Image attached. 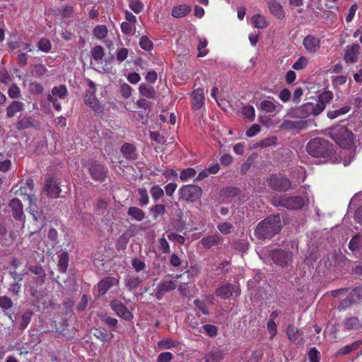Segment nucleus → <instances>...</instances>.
Wrapping results in <instances>:
<instances>
[{"label":"nucleus","instance_id":"obj_47","mask_svg":"<svg viewBox=\"0 0 362 362\" xmlns=\"http://www.w3.org/2000/svg\"><path fill=\"white\" fill-rule=\"evenodd\" d=\"M47 71L46 66L42 64L32 66V74L35 77H42L46 74Z\"/></svg>","mask_w":362,"mask_h":362},{"label":"nucleus","instance_id":"obj_4","mask_svg":"<svg viewBox=\"0 0 362 362\" xmlns=\"http://www.w3.org/2000/svg\"><path fill=\"white\" fill-rule=\"evenodd\" d=\"M272 204L275 206H281L288 210H298L304 206V199L300 196L282 195L273 198Z\"/></svg>","mask_w":362,"mask_h":362},{"label":"nucleus","instance_id":"obj_61","mask_svg":"<svg viewBox=\"0 0 362 362\" xmlns=\"http://www.w3.org/2000/svg\"><path fill=\"white\" fill-rule=\"evenodd\" d=\"M129 8L135 13H139L144 9V4L140 0L132 1L129 4Z\"/></svg>","mask_w":362,"mask_h":362},{"label":"nucleus","instance_id":"obj_25","mask_svg":"<svg viewBox=\"0 0 362 362\" xmlns=\"http://www.w3.org/2000/svg\"><path fill=\"white\" fill-rule=\"evenodd\" d=\"M222 241V237L218 234H215L203 238L201 240V243L204 248L209 249L213 246L218 245Z\"/></svg>","mask_w":362,"mask_h":362},{"label":"nucleus","instance_id":"obj_24","mask_svg":"<svg viewBox=\"0 0 362 362\" xmlns=\"http://www.w3.org/2000/svg\"><path fill=\"white\" fill-rule=\"evenodd\" d=\"M268 7L270 13L277 19L282 20L286 16V13L282 6L276 0H268Z\"/></svg>","mask_w":362,"mask_h":362},{"label":"nucleus","instance_id":"obj_57","mask_svg":"<svg viewBox=\"0 0 362 362\" xmlns=\"http://www.w3.org/2000/svg\"><path fill=\"white\" fill-rule=\"evenodd\" d=\"M139 46L141 49L149 51L153 48V42L146 35H143L140 38Z\"/></svg>","mask_w":362,"mask_h":362},{"label":"nucleus","instance_id":"obj_33","mask_svg":"<svg viewBox=\"0 0 362 362\" xmlns=\"http://www.w3.org/2000/svg\"><path fill=\"white\" fill-rule=\"evenodd\" d=\"M127 215L137 221H142L145 218V213L136 206H130L127 211Z\"/></svg>","mask_w":362,"mask_h":362},{"label":"nucleus","instance_id":"obj_13","mask_svg":"<svg viewBox=\"0 0 362 362\" xmlns=\"http://www.w3.org/2000/svg\"><path fill=\"white\" fill-rule=\"evenodd\" d=\"M43 190L49 198H57L61 192L59 183L54 177H50L45 180Z\"/></svg>","mask_w":362,"mask_h":362},{"label":"nucleus","instance_id":"obj_28","mask_svg":"<svg viewBox=\"0 0 362 362\" xmlns=\"http://www.w3.org/2000/svg\"><path fill=\"white\" fill-rule=\"evenodd\" d=\"M24 108V104L18 100H13L6 107V116L8 118L13 117L18 112H21Z\"/></svg>","mask_w":362,"mask_h":362},{"label":"nucleus","instance_id":"obj_43","mask_svg":"<svg viewBox=\"0 0 362 362\" xmlns=\"http://www.w3.org/2000/svg\"><path fill=\"white\" fill-rule=\"evenodd\" d=\"M242 114L245 119L252 122L255 118V110L252 105H245L242 109Z\"/></svg>","mask_w":362,"mask_h":362},{"label":"nucleus","instance_id":"obj_50","mask_svg":"<svg viewBox=\"0 0 362 362\" xmlns=\"http://www.w3.org/2000/svg\"><path fill=\"white\" fill-rule=\"evenodd\" d=\"M91 56L95 61L102 60L105 56L103 47L100 45L95 46L92 49Z\"/></svg>","mask_w":362,"mask_h":362},{"label":"nucleus","instance_id":"obj_17","mask_svg":"<svg viewBox=\"0 0 362 362\" xmlns=\"http://www.w3.org/2000/svg\"><path fill=\"white\" fill-rule=\"evenodd\" d=\"M333 99V93L332 91L325 90L322 93L319 94L317 99H313L315 107H317V112L321 113L327 103H329Z\"/></svg>","mask_w":362,"mask_h":362},{"label":"nucleus","instance_id":"obj_48","mask_svg":"<svg viewBox=\"0 0 362 362\" xmlns=\"http://www.w3.org/2000/svg\"><path fill=\"white\" fill-rule=\"evenodd\" d=\"M158 286L165 293L173 291L176 288L175 282L172 280H161Z\"/></svg>","mask_w":362,"mask_h":362},{"label":"nucleus","instance_id":"obj_62","mask_svg":"<svg viewBox=\"0 0 362 362\" xmlns=\"http://www.w3.org/2000/svg\"><path fill=\"white\" fill-rule=\"evenodd\" d=\"M349 296L354 303L362 300V287H356L354 288L351 291Z\"/></svg>","mask_w":362,"mask_h":362},{"label":"nucleus","instance_id":"obj_39","mask_svg":"<svg viewBox=\"0 0 362 362\" xmlns=\"http://www.w3.org/2000/svg\"><path fill=\"white\" fill-rule=\"evenodd\" d=\"M252 23L257 28H264L267 26L266 18L260 14H255L252 17Z\"/></svg>","mask_w":362,"mask_h":362},{"label":"nucleus","instance_id":"obj_7","mask_svg":"<svg viewBox=\"0 0 362 362\" xmlns=\"http://www.w3.org/2000/svg\"><path fill=\"white\" fill-rule=\"evenodd\" d=\"M315 106L313 101L307 102L300 107L293 110L288 115L293 118L301 119H305L311 115H318L320 112H317V109Z\"/></svg>","mask_w":362,"mask_h":362},{"label":"nucleus","instance_id":"obj_5","mask_svg":"<svg viewBox=\"0 0 362 362\" xmlns=\"http://www.w3.org/2000/svg\"><path fill=\"white\" fill-rule=\"evenodd\" d=\"M203 194L201 187L194 185H185L178 189L179 199L186 202L194 203L199 201Z\"/></svg>","mask_w":362,"mask_h":362},{"label":"nucleus","instance_id":"obj_56","mask_svg":"<svg viewBox=\"0 0 362 362\" xmlns=\"http://www.w3.org/2000/svg\"><path fill=\"white\" fill-rule=\"evenodd\" d=\"M354 303V301L351 299V298H350V296L349 295L346 298L340 301L337 306V310L339 311L345 310Z\"/></svg>","mask_w":362,"mask_h":362},{"label":"nucleus","instance_id":"obj_34","mask_svg":"<svg viewBox=\"0 0 362 362\" xmlns=\"http://www.w3.org/2000/svg\"><path fill=\"white\" fill-rule=\"evenodd\" d=\"M259 110L266 113H272L276 110V105L272 100H264L257 104Z\"/></svg>","mask_w":362,"mask_h":362},{"label":"nucleus","instance_id":"obj_8","mask_svg":"<svg viewBox=\"0 0 362 362\" xmlns=\"http://www.w3.org/2000/svg\"><path fill=\"white\" fill-rule=\"evenodd\" d=\"M271 257L276 264L282 267L288 266L293 261V252L287 250H274L272 252Z\"/></svg>","mask_w":362,"mask_h":362},{"label":"nucleus","instance_id":"obj_14","mask_svg":"<svg viewBox=\"0 0 362 362\" xmlns=\"http://www.w3.org/2000/svg\"><path fill=\"white\" fill-rule=\"evenodd\" d=\"M95 93L87 90L84 95L83 100L85 104L90 107L95 115H100L103 112L104 107L96 98Z\"/></svg>","mask_w":362,"mask_h":362},{"label":"nucleus","instance_id":"obj_37","mask_svg":"<svg viewBox=\"0 0 362 362\" xmlns=\"http://www.w3.org/2000/svg\"><path fill=\"white\" fill-rule=\"evenodd\" d=\"M93 33L97 39L103 40L107 37L108 29L105 25H98L94 28Z\"/></svg>","mask_w":362,"mask_h":362},{"label":"nucleus","instance_id":"obj_31","mask_svg":"<svg viewBox=\"0 0 362 362\" xmlns=\"http://www.w3.org/2000/svg\"><path fill=\"white\" fill-rule=\"evenodd\" d=\"M191 11V7L187 4H180L173 8L171 15L175 18L187 16Z\"/></svg>","mask_w":362,"mask_h":362},{"label":"nucleus","instance_id":"obj_19","mask_svg":"<svg viewBox=\"0 0 362 362\" xmlns=\"http://www.w3.org/2000/svg\"><path fill=\"white\" fill-rule=\"evenodd\" d=\"M119 280L113 276H105L98 283V293L105 295L112 287L117 285Z\"/></svg>","mask_w":362,"mask_h":362},{"label":"nucleus","instance_id":"obj_52","mask_svg":"<svg viewBox=\"0 0 362 362\" xmlns=\"http://www.w3.org/2000/svg\"><path fill=\"white\" fill-rule=\"evenodd\" d=\"M101 320L107 325L112 331H117L118 320L108 315H104Z\"/></svg>","mask_w":362,"mask_h":362},{"label":"nucleus","instance_id":"obj_60","mask_svg":"<svg viewBox=\"0 0 362 362\" xmlns=\"http://www.w3.org/2000/svg\"><path fill=\"white\" fill-rule=\"evenodd\" d=\"M217 228L221 233H223L224 235H228L232 232L233 226L229 222H223V223H219L217 226Z\"/></svg>","mask_w":362,"mask_h":362},{"label":"nucleus","instance_id":"obj_1","mask_svg":"<svg viewBox=\"0 0 362 362\" xmlns=\"http://www.w3.org/2000/svg\"><path fill=\"white\" fill-rule=\"evenodd\" d=\"M282 226L280 215L272 214L257 225L255 235L259 240L270 239L281 230Z\"/></svg>","mask_w":362,"mask_h":362},{"label":"nucleus","instance_id":"obj_63","mask_svg":"<svg viewBox=\"0 0 362 362\" xmlns=\"http://www.w3.org/2000/svg\"><path fill=\"white\" fill-rule=\"evenodd\" d=\"M308 59L305 57H301L293 64L292 67L295 70H302L308 65Z\"/></svg>","mask_w":362,"mask_h":362},{"label":"nucleus","instance_id":"obj_44","mask_svg":"<svg viewBox=\"0 0 362 362\" xmlns=\"http://www.w3.org/2000/svg\"><path fill=\"white\" fill-rule=\"evenodd\" d=\"M33 313L30 310L25 312L21 317V321L19 324V329L24 330L31 321Z\"/></svg>","mask_w":362,"mask_h":362},{"label":"nucleus","instance_id":"obj_29","mask_svg":"<svg viewBox=\"0 0 362 362\" xmlns=\"http://www.w3.org/2000/svg\"><path fill=\"white\" fill-rule=\"evenodd\" d=\"M58 270L62 273H66L69 267V255L67 252L62 251L58 254Z\"/></svg>","mask_w":362,"mask_h":362},{"label":"nucleus","instance_id":"obj_58","mask_svg":"<svg viewBox=\"0 0 362 362\" xmlns=\"http://www.w3.org/2000/svg\"><path fill=\"white\" fill-rule=\"evenodd\" d=\"M38 49L44 52H49L51 50L52 45L47 38H41L37 45Z\"/></svg>","mask_w":362,"mask_h":362},{"label":"nucleus","instance_id":"obj_45","mask_svg":"<svg viewBox=\"0 0 362 362\" xmlns=\"http://www.w3.org/2000/svg\"><path fill=\"white\" fill-rule=\"evenodd\" d=\"M138 194L140 197L139 204L141 206H146L149 203V197L147 189L145 187L138 189Z\"/></svg>","mask_w":362,"mask_h":362},{"label":"nucleus","instance_id":"obj_30","mask_svg":"<svg viewBox=\"0 0 362 362\" xmlns=\"http://www.w3.org/2000/svg\"><path fill=\"white\" fill-rule=\"evenodd\" d=\"M29 271L37 276V282L42 285L45 281L46 273L43 267L40 265H30L28 267Z\"/></svg>","mask_w":362,"mask_h":362},{"label":"nucleus","instance_id":"obj_41","mask_svg":"<svg viewBox=\"0 0 362 362\" xmlns=\"http://www.w3.org/2000/svg\"><path fill=\"white\" fill-rule=\"evenodd\" d=\"M196 174L197 171L194 168H187L180 172V179L182 182H187L189 179L193 178Z\"/></svg>","mask_w":362,"mask_h":362},{"label":"nucleus","instance_id":"obj_35","mask_svg":"<svg viewBox=\"0 0 362 362\" xmlns=\"http://www.w3.org/2000/svg\"><path fill=\"white\" fill-rule=\"evenodd\" d=\"M141 95L148 98H155L156 91L153 86L142 83L139 88Z\"/></svg>","mask_w":362,"mask_h":362},{"label":"nucleus","instance_id":"obj_40","mask_svg":"<svg viewBox=\"0 0 362 362\" xmlns=\"http://www.w3.org/2000/svg\"><path fill=\"white\" fill-rule=\"evenodd\" d=\"M164 190L158 185H153L150 189V194L155 202L164 196Z\"/></svg>","mask_w":362,"mask_h":362},{"label":"nucleus","instance_id":"obj_54","mask_svg":"<svg viewBox=\"0 0 362 362\" xmlns=\"http://www.w3.org/2000/svg\"><path fill=\"white\" fill-rule=\"evenodd\" d=\"M93 335L98 339H100L103 342H105L112 338H113L114 335L112 334H107L99 329H95Z\"/></svg>","mask_w":362,"mask_h":362},{"label":"nucleus","instance_id":"obj_15","mask_svg":"<svg viewBox=\"0 0 362 362\" xmlns=\"http://www.w3.org/2000/svg\"><path fill=\"white\" fill-rule=\"evenodd\" d=\"M361 47L358 44L347 45L344 49V60L347 64H355L358 62Z\"/></svg>","mask_w":362,"mask_h":362},{"label":"nucleus","instance_id":"obj_38","mask_svg":"<svg viewBox=\"0 0 362 362\" xmlns=\"http://www.w3.org/2000/svg\"><path fill=\"white\" fill-rule=\"evenodd\" d=\"M220 193L226 198H233L239 194L240 189L235 187H226L221 189Z\"/></svg>","mask_w":362,"mask_h":362},{"label":"nucleus","instance_id":"obj_59","mask_svg":"<svg viewBox=\"0 0 362 362\" xmlns=\"http://www.w3.org/2000/svg\"><path fill=\"white\" fill-rule=\"evenodd\" d=\"M308 356L310 362H320V353L315 347L309 350Z\"/></svg>","mask_w":362,"mask_h":362},{"label":"nucleus","instance_id":"obj_27","mask_svg":"<svg viewBox=\"0 0 362 362\" xmlns=\"http://www.w3.org/2000/svg\"><path fill=\"white\" fill-rule=\"evenodd\" d=\"M120 151L126 159H136L137 155L136 152V147L133 144L125 143L122 146Z\"/></svg>","mask_w":362,"mask_h":362},{"label":"nucleus","instance_id":"obj_36","mask_svg":"<svg viewBox=\"0 0 362 362\" xmlns=\"http://www.w3.org/2000/svg\"><path fill=\"white\" fill-rule=\"evenodd\" d=\"M30 214L33 216V219L35 223L36 224V227L35 228L33 231H31V233H35L40 231L41 229L44 226V223H45L44 216H41L37 211H36L35 213L34 211H33Z\"/></svg>","mask_w":362,"mask_h":362},{"label":"nucleus","instance_id":"obj_18","mask_svg":"<svg viewBox=\"0 0 362 362\" xmlns=\"http://www.w3.org/2000/svg\"><path fill=\"white\" fill-rule=\"evenodd\" d=\"M303 45L308 52L313 54L320 49L321 41L315 35H308L304 37Z\"/></svg>","mask_w":362,"mask_h":362},{"label":"nucleus","instance_id":"obj_55","mask_svg":"<svg viewBox=\"0 0 362 362\" xmlns=\"http://www.w3.org/2000/svg\"><path fill=\"white\" fill-rule=\"evenodd\" d=\"M194 304L196 306V308L200 312H202V314H204L205 315H209V308H208L206 303L204 301L201 300L199 299H195L194 300Z\"/></svg>","mask_w":362,"mask_h":362},{"label":"nucleus","instance_id":"obj_53","mask_svg":"<svg viewBox=\"0 0 362 362\" xmlns=\"http://www.w3.org/2000/svg\"><path fill=\"white\" fill-rule=\"evenodd\" d=\"M158 248L163 254H169L170 247L168 242L165 238L164 235L158 240Z\"/></svg>","mask_w":362,"mask_h":362},{"label":"nucleus","instance_id":"obj_11","mask_svg":"<svg viewBox=\"0 0 362 362\" xmlns=\"http://www.w3.org/2000/svg\"><path fill=\"white\" fill-rule=\"evenodd\" d=\"M110 306L118 317L127 321H132L133 320V313L119 300H112L110 303Z\"/></svg>","mask_w":362,"mask_h":362},{"label":"nucleus","instance_id":"obj_9","mask_svg":"<svg viewBox=\"0 0 362 362\" xmlns=\"http://www.w3.org/2000/svg\"><path fill=\"white\" fill-rule=\"evenodd\" d=\"M308 124L309 122L306 119L291 120L284 119L280 125V128L283 130L299 132L306 129Z\"/></svg>","mask_w":362,"mask_h":362},{"label":"nucleus","instance_id":"obj_12","mask_svg":"<svg viewBox=\"0 0 362 362\" xmlns=\"http://www.w3.org/2000/svg\"><path fill=\"white\" fill-rule=\"evenodd\" d=\"M233 293H235L236 297L239 296L240 295V290L239 288H235V286L231 283L223 284L215 291L216 296L222 299H229L233 296Z\"/></svg>","mask_w":362,"mask_h":362},{"label":"nucleus","instance_id":"obj_6","mask_svg":"<svg viewBox=\"0 0 362 362\" xmlns=\"http://www.w3.org/2000/svg\"><path fill=\"white\" fill-rule=\"evenodd\" d=\"M270 188L276 192H287L291 187V182L281 174H272L267 180Z\"/></svg>","mask_w":362,"mask_h":362},{"label":"nucleus","instance_id":"obj_20","mask_svg":"<svg viewBox=\"0 0 362 362\" xmlns=\"http://www.w3.org/2000/svg\"><path fill=\"white\" fill-rule=\"evenodd\" d=\"M192 109L198 110L204 105V92L202 88H197L191 93Z\"/></svg>","mask_w":362,"mask_h":362},{"label":"nucleus","instance_id":"obj_23","mask_svg":"<svg viewBox=\"0 0 362 362\" xmlns=\"http://www.w3.org/2000/svg\"><path fill=\"white\" fill-rule=\"evenodd\" d=\"M8 206L11 208L13 218L18 221L22 220L24 213L21 200L13 198L10 201Z\"/></svg>","mask_w":362,"mask_h":362},{"label":"nucleus","instance_id":"obj_46","mask_svg":"<svg viewBox=\"0 0 362 362\" xmlns=\"http://www.w3.org/2000/svg\"><path fill=\"white\" fill-rule=\"evenodd\" d=\"M150 211L153 214L154 219L158 216L163 215L166 213L165 206L163 204H156L150 208Z\"/></svg>","mask_w":362,"mask_h":362},{"label":"nucleus","instance_id":"obj_22","mask_svg":"<svg viewBox=\"0 0 362 362\" xmlns=\"http://www.w3.org/2000/svg\"><path fill=\"white\" fill-rule=\"evenodd\" d=\"M343 327L349 332L358 330L362 328V319L356 316L346 317L343 321Z\"/></svg>","mask_w":362,"mask_h":362},{"label":"nucleus","instance_id":"obj_51","mask_svg":"<svg viewBox=\"0 0 362 362\" xmlns=\"http://www.w3.org/2000/svg\"><path fill=\"white\" fill-rule=\"evenodd\" d=\"M222 359L223 354L220 351H211L205 356L206 362H219Z\"/></svg>","mask_w":362,"mask_h":362},{"label":"nucleus","instance_id":"obj_26","mask_svg":"<svg viewBox=\"0 0 362 362\" xmlns=\"http://www.w3.org/2000/svg\"><path fill=\"white\" fill-rule=\"evenodd\" d=\"M361 345L362 340L355 341L353 343L347 344L344 347L339 349L336 353V356L339 357L344 355H348L353 352L354 351L357 350Z\"/></svg>","mask_w":362,"mask_h":362},{"label":"nucleus","instance_id":"obj_2","mask_svg":"<svg viewBox=\"0 0 362 362\" xmlns=\"http://www.w3.org/2000/svg\"><path fill=\"white\" fill-rule=\"evenodd\" d=\"M306 151L314 158L328 159L334 153V146L324 138L312 139L306 146Z\"/></svg>","mask_w":362,"mask_h":362},{"label":"nucleus","instance_id":"obj_3","mask_svg":"<svg viewBox=\"0 0 362 362\" xmlns=\"http://www.w3.org/2000/svg\"><path fill=\"white\" fill-rule=\"evenodd\" d=\"M328 136L341 148H349L354 144L355 136L346 124H338L328 129Z\"/></svg>","mask_w":362,"mask_h":362},{"label":"nucleus","instance_id":"obj_10","mask_svg":"<svg viewBox=\"0 0 362 362\" xmlns=\"http://www.w3.org/2000/svg\"><path fill=\"white\" fill-rule=\"evenodd\" d=\"M88 170L93 180L104 182L108 172L107 168L98 161H93L88 165Z\"/></svg>","mask_w":362,"mask_h":362},{"label":"nucleus","instance_id":"obj_42","mask_svg":"<svg viewBox=\"0 0 362 362\" xmlns=\"http://www.w3.org/2000/svg\"><path fill=\"white\" fill-rule=\"evenodd\" d=\"M350 110L349 106H344L338 110H330L327 112V116L328 118L333 119L338 117L340 115L348 113Z\"/></svg>","mask_w":362,"mask_h":362},{"label":"nucleus","instance_id":"obj_49","mask_svg":"<svg viewBox=\"0 0 362 362\" xmlns=\"http://www.w3.org/2000/svg\"><path fill=\"white\" fill-rule=\"evenodd\" d=\"M52 95H57L59 98L64 99L68 94V90L64 85L54 86L52 90Z\"/></svg>","mask_w":362,"mask_h":362},{"label":"nucleus","instance_id":"obj_64","mask_svg":"<svg viewBox=\"0 0 362 362\" xmlns=\"http://www.w3.org/2000/svg\"><path fill=\"white\" fill-rule=\"evenodd\" d=\"M203 330L209 336L215 337L218 334V327L214 325L207 324L202 326Z\"/></svg>","mask_w":362,"mask_h":362},{"label":"nucleus","instance_id":"obj_21","mask_svg":"<svg viewBox=\"0 0 362 362\" xmlns=\"http://www.w3.org/2000/svg\"><path fill=\"white\" fill-rule=\"evenodd\" d=\"M38 122L30 116H24L19 119V120L16 124V128L22 131L28 128H35L36 129L38 127Z\"/></svg>","mask_w":362,"mask_h":362},{"label":"nucleus","instance_id":"obj_32","mask_svg":"<svg viewBox=\"0 0 362 362\" xmlns=\"http://www.w3.org/2000/svg\"><path fill=\"white\" fill-rule=\"evenodd\" d=\"M143 277L133 276L126 278L124 279V284L128 291H132L136 289L141 285Z\"/></svg>","mask_w":362,"mask_h":362},{"label":"nucleus","instance_id":"obj_16","mask_svg":"<svg viewBox=\"0 0 362 362\" xmlns=\"http://www.w3.org/2000/svg\"><path fill=\"white\" fill-rule=\"evenodd\" d=\"M18 191L20 192V194L25 195L28 197L30 208L32 207L33 204H35L37 198L34 194V182L33 180H28L25 186L21 187Z\"/></svg>","mask_w":362,"mask_h":362}]
</instances>
